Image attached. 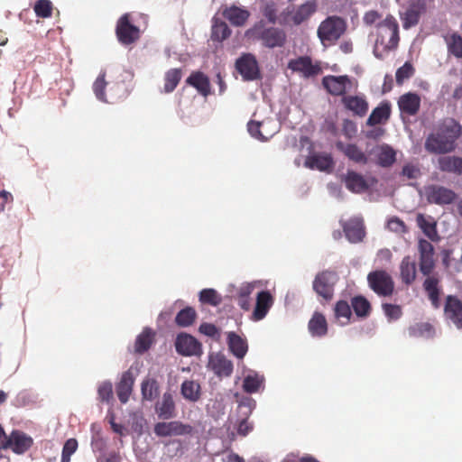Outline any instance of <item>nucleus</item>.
Here are the masks:
<instances>
[{
    "label": "nucleus",
    "instance_id": "obj_39",
    "mask_svg": "<svg viewBox=\"0 0 462 462\" xmlns=\"http://www.w3.org/2000/svg\"><path fill=\"white\" fill-rule=\"evenodd\" d=\"M444 310L447 318H462V300L456 296L448 295Z\"/></svg>",
    "mask_w": 462,
    "mask_h": 462
},
{
    "label": "nucleus",
    "instance_id": "obj_59",
    "mask_svg": "<svg viewBox=\"0 0 462 462\" xmlns=\"http://www.w3.org/2000/svg\"><path fill=\"white\" fill-rule=\"evenodd\" d=\"M411 333L413 336L430 337L432 334V327L429 323H423L418 328H412Z\"/></svg>",
    "mask_w": 462,
    "mask_h": 462
},
{
    "label": "nucleus",
    "instance_id": "obj_41",
    "mask_svg": "<svg viewBox=\"0 0 462 462\" xmlns=\"http://www.w3.org/2000/svg\"><path fill=\"white\" fill-rule=\"evenodd\" d=\"M183 397L190 402H196L200 397V385L195 381L186 380L181 384Z\"/></svg>",
    "mask_w": 462,
    "mask_h": 462
},
{
    "label": "nucleus",
    "instance_id": "obj_23",
    "mask_svg": "<svg viewBox=\"0 0 462 462\" xmlns=\"http://www.w3.org/2000/svg\"><path fill=\"white\" fill-rule=\"evenodd\" d=\"M343 181L348 190L353 193H362L369 189V183L365 177L354 171H347Z\"/></svg>",
    "mask_w": 462,
    "mask_h": 462
},
{
    "label": "nucleus",
    "instance_id": "obj_30",
    "mask_svg": "<svg viewBox=\"0 0 462 462\" xmlns=\"http://www.w3.org/2000/svg\"><path fill=\"white\" fill-rule=\"evenodd\" d=\"M305 166L310 169H318L321 171L332 168L334 162L331 155L327 153H318L307 157Z\"/></svg>",
    "mask_w": 462,
    "mask_h": 462
},
{
    "label": "nucleus",
    "instance_id": "obj_21",
    "mask_svg": "<svg viewBox=\"0 0 462 462\" xmlns=\"http://www.w3.org/2000/svg\"><path fill=\"white\" fill-rule=\"evenodd\" d=\"M336 147L355 163L365 165L369 162V157L355 143H344L338 141L336 143Z\"/></svg>",
    "mask_w": 462,
    "mask_h": 462
},
{
    "label": "nucleus",
    "instance_id": "obj_10",
    "mask_svg": "<svg viewBox=\"0 0 462 462\" xmlns=\"http://www.w3.org/2000/svg\"><path fill=\"white\" fill-rule=\"evenodd\" d=\"M427 201L439 206L449 205L457 199V194L444 186L431 184L424 188Z\"/></svg>",
    "mask_w": 462,
    "mask_h": 462
},
{
    "label": "nucleus",
    "instance_id": "obj_17",
    "mask_svg": "<svg viewBox=\"0 0 462 462\" xmlns=\"http://www.w3.org/2000/svg\"><path fill=\"white\" fill-rule=\"evenodd\" d=\"M419 253H420V271L429 276L434 266V247L433 245L425 239L419 241Z\"/></svg>",
    "mask_w": 462,
    "mask_h": 462
},
{
    "label": "nucleus",
    "instance_id": "obj_55",
    "mask_svg": "<svg viewBox=\"0 0 462 462\" xmlns=\"http://www.w3.org/2000/svg\"><path fill=\"white\" fill-rule=\"evenodd\" d=\"M387 227L395 233H405L406 232V226L402 220H401L399 217H392L387 222Z\"/></svg>",
    "mask_w": 462,
    "mask_h": 462
},
{
    "label": "nucleus",
    "instance_id": "obj_34",
    "mask_svg": "<svg viewBox=\"0 0 462 462\" xmlns=\"http://www.w3.org/2000/svg\"><path fill=\"white\" fill-rule=\"evenodd\" d=\"M223 15L233 25L241 26L245 23L250 14L247 10L242 9L237 6H231L224 11Z\"/></svg>",
    "mask_w": 462,
    "mask_h": 462
},
{
    "label": "nucleus",
    "instance_id": "obj_29",
    "mask_svg": "<svg viewBox=\"0 0 462 462\" xmlns=\"http://www.w3.org/2000/svg\"><path fill=\"white\" fill-rule=\"evenodd\" d=\"M416 223L428 238L432 241L439 240L437 224L431 216H425L424 214L419 213L416 216Z\"/></svg>",
    "mask_w": 462,
    "mask_h": 462
},
{
    "label": "nucleus",
    "instance_id": "obj_1",
    "mask_svg": "<svg viewBox=\"0 0 462 462\" xmlns=\"http://www.w3.org/2000/svg\"><path fill=\"white\" fill-rule=\"evenodd\" d=\"M462 137V125L454 117L439 120L426 137L425 150L432 154H447L454 152Z\"/></svg>",
    "mask_w": 462,
    "mask_h": 462
},
{
    "label": "nucleus",
    "instance_id": "obj_36",
    "mask_svg": "<svg viewBox=\"0 0 462 462\" xmlns=\"http://www.w3.org/2000/svg\"><path fill=\"white\" fill-rule=\"evenodd\" d=\"M228 346L230 351L237 358H243L247 352L246 342L234 332L228 333Z\"/></svg>",
    "mask_w": 462,
    "mask_h": 462
},
{
    "label": "nucleus",
    "instance_id": "obj_56",
    "mask_svg": "<svg viewBox=\"0 0 462 462\" xmlns=\"http://www.w3.org/2000/svg\"><path fill=\"white\" fill-rule=\"evenodd\" d=\"M254 289V284L252 282H244L236 289V299L238 298H250Z\"/></svg>",
    "mask_w": 462,
    "mask_h": 462
},
{
    "label": "nucleus",
    "instance_id": "obj_9",
    "mask_svg": "<svg viewBox=\"0 0 462 462\" xmlns=\"http://www.w3.org/2000/svg\"><path fill=\"white\" fill-rule=\"evenodd\" d=\"M33 445V439L23 431L14 430L5 441L1 443V448L11 449L17 455L27 452Z\"/></svg>",
    "mask_w": 462,
    "mask_h": 462
},
{
    "label": "nucleus",
    "instance_id": "obj_57",
    "mask_svg": "<svg viewBox=\"0 0 462 462\" xmlns=\"http://www.w3.org/2000/svg\"><path fill=\"white\" fill-rule=\"evenodd\" d=\"M262 126V123L256 121H250L247 125V129L250 134L260 140H266L265 137L260 131V127Z\"/></svg>",
    "mask_w": 462,
    "mask_h": 462
},
{
    "label": "nucleus",
    "instance_id": "obj_60",
    "mask_svg": "<svg viewBox=\"0 0 462 462\" xmlns=\"http://www.w3.org/2000/svg\"><path fill=\"white\" fill-rule=\"evenodd\" d=\"M384 313L388 318H399L402 315V310L397 305L383 304Z\"/></svg>",
    "mask_w": 462,
    "mask_h": 462
},
{
    "label": "nucleus",
    "instance_id": "obj_52",
    "mask_svg": "<svg viewBox=\"0 0 462 462\" xmlns=\"http://www.w3.org/2000/svg\"><path fill=\"white\" fill-rule=\"evenodd\" d=\"M98 400L102 402H109L113 398V385L109 381L103 382L97 388Z\"/></svg>",
    "mask_w": 462,
    "mask_h": 462
},
{
    "label": "nucleus",
    "instance_id": "obj_50",
    "mask_svg": "<svg viewBox=\"0 0 462 462\" xmlns=\"http://www.w3.org/2000/svg\"><path fill=\"white\" fill-rule=\"evenodd\" d=\"M199 330L215 341H219L221 338V330L214 324L204 322L199 326Z\"/></svg>",
    "mask_w": 462,
    "mask_h": 462
},
{
    "label": "nucleus",
    "instance_id": "obj_45",
    "mask_svg": "<svg viewBox=\"0 0 462 462\" xmlns=\"http://www.w3.org/2000/svg\"><path fill=\"white\" fill-rule=\"evenodd\" d=\"M446 41L448 52L458 59H462V37L459 34L453 33L447 37Z\"/></svg>",
    "mask_w": 462,
    "mask_h": 462
},
{
    "label": "nucleus",
    "instance_id": "obj_37",
    "mask_svg": "<svg viewBox=\"0 0 462 462\" xmlns=\"http://www.w3.org/2000/svg\"><path fill=\"white\" fill-rule=\"evenodd\" d=\"M401 278L405 284H411L416 278V263L410 256H405L400 265Z\"/></svg>",
    "mask_w": 462,
    "mask_h": 462
},
{
    "label": "nucleus",
    "instance_id": "obj_18",
    "mask_svg": "<svg viewBox=\"0 0 462 462\" xmlns=\"http://www.w3.org/2000/svg\"><path fill=\"white\" fill-rule=\"evenodd\" d=\"M288 68L292 71L301 73L305 78L313 77L321 72L319 65L313 64L309 56H300L291 60L288 63Z\"/></svg>",
    "mask_w": 462,
    "mask_h": 462
},
{
    "label": "nucleus",
    "instance_id": "obj_51",
    "mask_svg": "<svg viewBox=\"0 0 462 462\" xmlns=\"http://www.w3.org/2000/svg\"><path fill=\"white\" fill-rule=\"evenodd\" d=\"M106 73L103 72L99 74V76L97 78L93 84V90L97 99L106 102V94H105V88L106 86V81L105 79Z\"/></svg>",
    "mask_w": 462,
    "mask_h": 462
},
{
    "label": "nucleus",
    "instance_id": "obj_22",
    "mask_svg": "<svg viewBox=\"0 0 462 462\" xmlns=\"http://www.w3.org/2000/svg\"><path fill=\"white\" fill-rule=\"evenodd\" d=\"M134 377L131 370H127L122 374L119 383L116 384V391L121 403L125 404L128 402L133 392Z\"/></svg>",
    "mask_w": 462,
    "mask_h": 462
},
{
    "label": "nucleus",
    "instance_id": "obj_43",
    "mask_svg": "<svg viewBox=\"0 0 462 462\" xmlns=\"http://www.w3.org/2000/svg\"><path fill=\"white\" fill-rule=\"evenodd\" d=\"M351 308L359 318L369 315L371 310L370 302L364 296L360 295L351 299Z\"/></svg>",
    "mask_w": 462,
    "mask_h": 462
},
{
    "label": "nucleus",
    "instance_id": "obj_61",
    "mask_svg": "<svg viewBox=\"0 0 462 462\" xmlns=\"http://www.w3.org/2000/svg\"><path fill=\"white\" fill-rule=\"evenodd\" d=\"M381 17H382L381 14H379L377 11L371 10V11L366 12L364 14L363 22L366 25H372L375 22H377L379 19H381Z\"/></svg>",
    "mask_w": 462,
    "mask_h": 462
},
{
    "label": "nucleus",
    "instance_id": "obj_20",
    "mask_svg": "<svg viewBox=\"0 0 462 462\" xmlns=\"http://www.w3.org/2000/svg\"><path fill=\"white\" fill-rule=\"evenodd\" d=\"M274 304V297L269 291L257 293L255 304L252 310V318H264Z\"/></svg>",
    "mask_w": 462,
    "mask_h": 462
},
{
    "label": "nucleus",
    "instance_id": "obj_53",
    "mask_svg": "<svg viewBox=\"0 0 462 462\" xmlns=\"http://www.w3.org/2000/svg\"><path fill=\"white\" fill-rule=\"evenodd\" d=\"M309 329L312 336H323L327 333V319H310Z\"/></svg>",
    "mask_w": 462,
    "mask_h": 462
},
{
    "label": "nucleus",
    "instance_id": "obj_16",
    "mask_svg": "<svg viewBox=\"0 0 462 462\" xmlns=\"http://www.w3.org/2000/svg\"><path fill=\"white\" fill-rule=\"evenodd\" d=\"M208 368L218 377H228L233 373V363L220 353H211L208 356Z\"/></svg>",
    "mask_w": 462,
    "mask_h": 462
},
{
    "label": "nucleus",
    "instance_id": "obj_32",
    "mask_svg": "<svg viewBox=\"0 0 462 462\" xmlns=\"http://www.w3.org/2000/svg\"><path fill=\"white\" fill-rule=\"evenodd\" d=\"M423 6L420 4H411L402 15V26L409 29L418 24Z\"/></svg>",
    "mask_w": 462,
    "mask_h": 462
},
{
    "label": "nucleus",
    "instance_id": "obj_33",
    "mask_svg": "<svg viewBox=\"0 0 462 462\" xmlns=\"http://www.w3.org/2000/svg\"><path fill=\"white\" fill-rule=\"evenodd\" d=\"M156 412L159 418L163 420H169L175 416V404L171 393L163 394L162 402L156 405Z\"/></svg>",
    "mask_w": 462,
    "mask_h": 462
},
{
    "label": "nucleus",
    "instance_id": "obj_11",
    "mask_svg": "<svg viewBox=\"0 0 462 462\" xmlns=\"http://www.w3.org/2000/svg\"><path fill=\"white\" fill-rule=\"evenodd\" d=\"M236 69L246 81L258 79L261 76L258 62L251 53H244L236 60Z\"/></svg>",
    "mask_w": 462,
    "mask_h": 462
},
{
    "label": "nucleus",
    "instance_id": "obj_63",
    "mask_svg": "<svg viewBox=\"0 0 462 462\" xmlns=\"http://www.w3.org/2000/svg\"><path fill=\"white\" fill-rule=\"evenodd\" d=\"M237 305L241 310L245 312L251 311L252 309V300L250 298H238L236 299Z\"/></svg>",
    "mask_w": 462,
    "mask_h": 462
},
{
    "label": "nucleus",
    "instance_id": "obj_31",
    "mask_svg": "<svg viewBox=\"0 0 462 462\" xmlns=\"http://www.w3.org/2000/svg\"><path fill=\"white\" fill-rule=\"evenodd\" d=\"M176 313L175 318H196L197 312L194 308L192 307H183V301L182 300H177L175 301L168 310L162 311L159 318H167L170 316H172Z\"/></svg>",
    "mask_w": 462,
    "mask_h": 462
},
{
    "label": "nucleus",
    "instance_id": "obj_2",
    "mask_svg": "<svg viewBox=\"0 0 462 462\" xmlns=\"http://www.w3.org/2000/svg\"><path fill=\"white\" fill-rule=\"evenodd\" d=\"M399 41V24L393 16L388 15L376 26L374 55L377 59L383 60L385 54L398 47Z\"/></svg>",
    "mask_w": 462,
    "mask_h": 462
},
{
    "label": "nucleus",
    "instance_id": "obj_25",
    "mask_svg": "<svg viewBox=\"0 0 462 462\" xmlns=\"http://www.w3.org/2000/svg\"><path fill=\"white\" fill-rule=\"evenodd\" d=\"M399 109L402 113L408 116L416 115L420 107V97L416 93H406L400 97L398 100Z\"/></svg>",
    "mask_w": 462,
    "mask_h": 462
},
{
    "label": "nucleus",
    "instance_id": "obj_47",
    "mask_svg": "<svg viewBox=\"0 0 462 462\" xmlns=\"http://www.w3.org/2000/svg\"><path fill=\"white\" fill-rule=\"evenodd\" d=\"M52 9V3L50 0H38L33 6L35 14L41 18L51 17Z\"/></svg>",
    "mask_w": 462,
    "mask_h": 462
},
{
    "label": "nucleus",
    "instance_id": "obj_40",
    "mask_svg": "<svg viewBox=\"0 0 462 462\" xmlns=\"http://www.w3.org/2000/svg\"><path fill=\"white\" fill-rule=\"evenodd\" d=\"M153 332L150 328H145L136 338L134 349L138 354H143L152 346L153 341Z\"/></svg>",
    "mask_w": 462,
    "mask_h": 462
},
{
    "label": "nucleus",
    "instance_id": "obj_48",
    "mask_svg": "<svg viewBox=\"0 0 462 462\" xmlns=\"http://www.w3.org/2000/svg\"><path fill=\"white\" fill-rule=\"evenodd\" d=\"M78 446L79 444L76 439L71 438L67 439L62 448L60 462H70V457L77 451Z\"/></svg>",
    "mask_w": 462,
    "mask_h": 462
},
{
    "label": "nucleus",
    "instance_id": "obj_24",
    "mask_svg": "<svg viewBox=\"0 0 462 462\" xmlns=\"http://www.w3.org/2000/svg\"><path fill=\"white\" fill-rule=\"evenodd\" d=\"M186 83L196 88L197 91L205 97L211 94L209 79L201 71H193L187 78Z\"/></svg>",
    "mask_w": 462,
    "mask_h": 462
},
{
    "label": "nucleus",
    "instance_id": "obj_44",
    "mask_svg": "<svg viewBox=\"0 0 462 462\" xmlns=\"http://www.w3.org/2000/svg\"><path fill=\"white\" fill-rule=\"evenodd\" d=\"M231 34V30L225 22H216L212 26L211 39L217 42H223Z\"/></svg>",
    "mask_w": 462,
    "mask_h": 462
},
{
    "label": "nucleus",
    "instance_id": "obj_58",
    "mask_svg": "<svg viewBox=\"0 0 462 462\" xmlns=\"http://www.w3.org/2000/svg\"><path fill=\"white\" fill-rule=\"evenodd\" d=\"M402 174L408 179H417L420 175V171L417 166L408 163L402 167Z\"/></svg>",
    "mask_w": 462,
    "mask_h": 462
},
{
    "label": "nucleus",
    "instance_id": "obj_8",
    "mask_svg": "<svg viewBox=\"0 0 462 462\" xmlns=\"http://www.w3.org/2000/svg\"><path fill=\"white\" fill-rule=\"evenodd\" d=\"M129 14H123L116 23V34L123 45H130L140 38V30L131 23Z\"/></svg>",
    "mask_w": 462,
    "mask_h": 462
},
{
    "label": "nucleus",
    "instance_id": "obj_14",
    "mask_svg": "<svg viewBox=\"0 0 462 462\" xmlns=\"http://www.w3.org/2000/svg\"><path fill=\"white\" fill-rule=\"evenodd\" d=\"M153 431L158 437L189 435L192 432V427L180 421L158 422L154 425Z\"/></svg>",
    "mask_w": 462,
    "mask_h": 462
},
{
    "label": "nucleus",
    "instance_id": "obj_3",
    "mask_svg": "<svg viewBox=\"0 0 462 462\" xmlns=\"http://www.w3.org/2000/svg\"><path fill=\"white\" fill-rule=\"evenodd\" d=\"M246 36L253 41L261 42L268 49L282 48L287 42L284 30L279 27H266L263 22L255 23L246 32Z\"/></svg>",
    "mask_w": 462,
    "mask_h": 462
},
{
    "label": "nucleus",
    "instance_id": "obj_27",
    "mask_svg": "<svg viewBox=\"0 0 462 462\" xmlns=\"http://www.w3.org/2000/svg\"><path fill=\"white\" fill-rule=\"evenodd\" d=\"M439 171L455 175H462V157L455 155L441 156L438 159Z\"/></svg>",
    "mask_w": 462,
    "mask_h": 462
},
{
    "label": "nucleus",
    "instance_id": "obj_46",
    "mask_svg": "<svg viewBox=\"0 0 462 462\" xmlns=\"http://www.w3.org/2000/svg\"><path fill=\"white\" fill-rule=\"evenodd\" d=\"M263 382V378L257 374H248L245 377L243 382L244 391L248 393H256L260 389Z\"/></svg>",
    "mask_w": 462,
    "mask_h": 462
},
{
    "label": "nucleus",
    "instance_id": "obj_62",
    "mask_svg": "<svg viewBox=\"0 0 462 462\" xmlns=\"http://www.w3.org/2000/svg\"><path fill=\"white\" fill-rule=\"evenodd\" d=\"M439 280L435 277H428L424 282L423 287L424 290L429 293L431 291H439L438 288Z\"/></svg>",
    "mask_w": 462,
    "mask_h": 462
},
{
    "label": "nucleus",
    "instance_id": "obj_13",
    "mask_svg": "<svg viewBox=\"0 0 462 462\" xmlns=\"http://www.w3.org/2000/svg\"><path fill=\"white\" fill-rule=\"evenodd\" d=\"M324 88L332 96H346L347 88H351L352 81L347 75H328L322 79Z\"/></svg>",
    "mask_w": 462,
    "mask_h": 462
},
{
    "label": "nucleus",
    "instance_id": "obj_4",
    "mask_svg": "<svg viewBox=\"0 0 462 462\" xmlns=\"http://www.w3.org/2000/svg\"><path fill=\"white\" fill-rule=\"evenodd\" d=\"M346 21L337 15H330L319 25L317 35L324 47L334 45L346 32Z\"/></svg>",
    "mask_w": 462,
    "mask_h": 462
},
{
    "label": "nucleus",
    "instance_id": "obj_12",
    "mask_svg": "<svg viewBox=\"0 0 462 462\" xmlns=\"http://www.w3.org/2000/svg\"><path fill=\"white\" fill-rule=\"evenodd\" d=\"M176 351L184 356H199L202 355V345L193 336L180 333L175 340Z\"/></svg>",
    "mask_w": 462,
    "mask_h": 462
},
{
    "label": "nucleus",
    "instance_id": "obj_5",
    "mask_svg": "<svg viewBox=\"0 0 462 462\" xmlns=\"http://www.w3.org/2000/svg\"><path fill=\"white\" fill-rule=\"evenodd\" d=\"M318 4L315 0H308L305 3L287 7L281 14L282 23L285 24L300 25L309 21L310 17L317 12Z\"/></svg>",
    "mask_w": 462,
    "mask_h": 462
},
{
    "label": "nucleus",
    "instance_id": "obj_38",
    "mask_svg": "<svg viewBox=\"0 0 462 462\" xmlns=\"http://www.w3.org/2000/svg\"><path fill=\"white\" fill-rule=\"evenodd\" d=\"M391 114V107L389 104L383 103L379 106L375 107L371 115L369 116L366 124L367 125L374 126L375 125L381 124L383 121L388 120Z\"/></svg>",
    "mask_w": 462,
    "mask_h": 462
},
{
    "label": "nucleus",
    "instance_id": "obj_42",
    "mask_svg": "<svg viewBox=\"0 0 462 462\" xmlns=\"http://www.w3.org/2000/svg\"><path fill=\"white\" fill-rule=\"evenodd\" d=\"M141 393L143 400L152 401L159 395V384L155 379H146L141 385Z\"/></svg>",
    "mask_w": 462,
    "mask_h": 462
},
{
    "label": "nucleus",
    "instance_id": "obj_35",
    "mask_svg": "<svg viewBox=\"0 0 462 462\" xmlns=\"http://www.w3.org/2000/svg\"><path fill=\"white\" fill-rule=\"evenodd\" d=\"M182 69H171L167 70L164 74V85L162 92L169 94L175 90L179 83L182 79Z\"/></svg>",
    "mask_w": 462,
    "mask_h": 462
},
{
    "label": "nucleus",
    "instance_id": "obj_6",
    "mask_svg": "<svg viewBox=\"0 0 462 462\" xmlns=\"http://www.w3.org/2000/svg\"><path fill=\"white\" fill-rule=\"evenodd\" d=\"M338 281L337 273L326 270L318 273L313 281V290L325 300L329 301L334 295V286Z\"/></svg>",
    "mask_w": 462,
    "mask_h": 462
},
{
    "label": "nucleus",
    "instance_id": "obj_15",
    "mask_svg": "<svg viewBox=\"0 0 462 462\" xmlns=\"http://www.w3.org/2000/svg\"><path fill=\"white\" fill-rule=\"evenodd\" d=\"M369 154L374 156V162L382 168H389L396 162V151L387 143L374 146Z\"/></svg>",
    "mask_w": 462,
    "mask_h": 462
},
{
    "label": "nucleus",
    "instance_id": "obj_26",
    "mask_svg": "<svg viewBox=\"0 0 462 462\" xmlns=\"http://www.w3.org/2000/svg\"><path fill=\"white\" fill-rule=\"evenodd\" d=\"M343 231L351 243L360 242L365 236L363 221L359 218H351L345 222Z\"/></svg>",
    "mask_w": 462,
    "mask_h": 462
},
{
    "label": "nucleus",
    "instance_id": "obj_19",
    "mask_svg": "<svg viewBox=\"0 0 462 462\" xmlns=\"http://www.w3.org/2000/svg\"><path fill=\"white\" fill-rule=\"evenodd\" d=\"M341 103L346 110L359 117L365 116L369 108L368 102L362 96H344L341 99Z\"/></svg>",
    "mask_w": 462,
    "mask_h": 462
},
{
    "label": "nucleus",
    "instance_id": "obj_49",
    "mask_svg": "<svg viewBox=\"0 0 462 462\" xmlns=\"http://www.w3.org/2000/svg\"><path fill=\"white\" fill-rule=\"evenodd\" d=\"M414 68L410 62H405L400 67L395 74L396 82L398 85H402L405 79H410L414 74Z\"/></svg>",
    "mask_w": 462,
    "mask_h": 462
},
{
    "label": "nucleus",
    "instance_id": "obj_28",
    "mask_svg": "<svg viewBox=\"0 0 462 462\" xmlns=\"http://www.w3.org/2000/svg\"><path fill=\"white\" fill-rule=\"evenodd\" d=\"M198 296L201 309H205L206 307L217 308L223 302L222 295L213 288L202 289Z\"/></svg>",
    "mask_w": 462,
    "mask_h": 462
},
{
    "label": "nucleus",
    "instance_id": "obj_54",
    "mask_svg": "<svg viewBox=\"0 0 462 462\" xmlns=\"http://www.w3.org/2000/svg\"><path fill=\"white\" fill-rule=\"evenodd\" d=\"M334 311L336 318H351V303L349 304L346 300H340L336 303Z\"/></svg>",
    "mask_w": 462,
    "mask_h": 462
},
{
    "label": "nucleus",
    "instance_id": "obj_64",
    "mask_svg": "<svg viewBox=\"0 0 462 462\" xmlns=\"http://www.w3.org/2000/svg\"><path fill=\"white\" fill-rule=\"evenodd\" d=\"M263 15L269 22L274 23L276 22V10L273 6H266L263 11Z\"/></svg>",
    "mask_w": 462,
    "mask_h": 462
},
{
    "label": "nucleus",
    "instance_id": "obj_7",
    "mask_svg": "<svg viewBox=\"0 0 462 462\" xmlns=\"http://www.w3.org/2000/svg\"><path fill=\"white\" fill-rule=\"evenodd\" d=\"M371 289L380 296H390L394 290V282L391 275L383 270L371 272L367 275Z\"/></svg>",
    "mask_w": 462,
    "mask_h": 462
}]
</instances>
